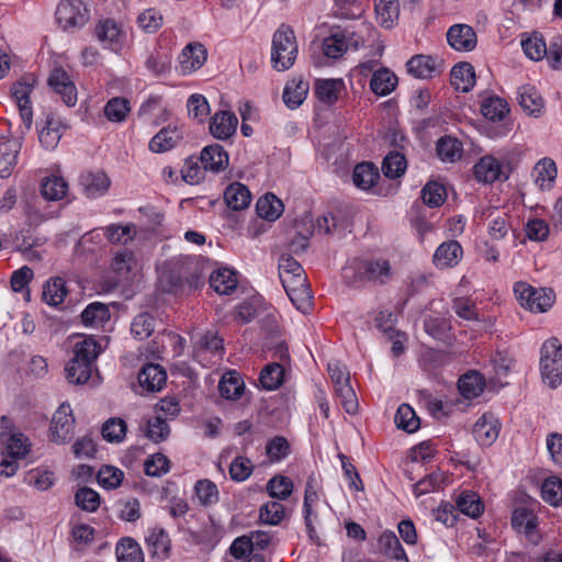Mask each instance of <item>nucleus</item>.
Listing matches in <instances>:
<instances>
[{
    "label": "nucleus",
    "instance_id": "obj_1",
    "mask_svg": "<svg viewBox=\"0 0 562 562\" xmlns=\"http://www.w3.org/2000/svg\"><path fill=\"white\" fill-rule=\"evenodd\" d=\"M103 347L92 336H82L74 344V356L67 363L66 378L70 383L85 384L95 370V360Z\"/></svg>",
    "mask_w": 562,
    "mask_h": 562
},
{
    "label": "nucleus",
    "instance_id": "obj_2",
    "mask_svg": "<svg viewBox=\"0 0 562 562\" xmlns=\"http://www.w3.org/2000/svg\"><path fill=\"white\" fill-rule=\"evenodd\" d=\"M344 272L348 283L356 288L367 283L384 285L393 278L389 259L382 257L356 260Z\"/></svg>",
    "mask_w": 562,
    "mask_h": 562
},
{
    "label": "nucleus",
    "instance_id": "obj_3",
    "mask_svg": "<svg viewBox=\"0 0 562 562\" xmlns=\"http://www.w3.org/2000/svg\"><path fill=\"white\" fill-rule=\"evenodd\" d=\"M0 440L3 445V450L0 456V474L10 477L14 475L19 469L18 460L29 454L31 442L29 438L20 431H2L0 434Z\"/></svg>",
    "mask_w": 562,
    "mask_h": 562
},
{
    "label": "nucleus",
    "instance_id": "obj_4",
    "mask_svg": "<svg viewBox=\"0 0 562 562\" xmlns=\"http://www.w3.org/2000/svg\"><path fill=\"white\" fill-rule=\"evenodd\" d=\"M540 373L542 381L551 389L562 382V345L558 338L546 340L540 349Z\"/></svg>",
    "mask_w": 562,
    "mask_h": 562
},
{
    "label": "nucleus",
    "instance_id": "obj_5",
    "mask_svg": "<svg viewBox=\"0 0 562 562\" xmlns=\"http://www.w3.org/2000/svg\"><path fill=\"white\" fill-rule=\"evenodd\" d=\"M297 56V44L294 32L289 27H280L273 35L271 63L278 71L293 66Z\"/></svg>",
    "mask_w": 562,
    "mask_h": 562
},
{
    "label": "nucleus",
    "instance_id": "obj_6",
    "mask_svg": "<svg viewBox=\"0 0 562 562\" xmlns=\"http://www.w3.org/2000/svg\"><path fill=\"white\" fill-rule=\"evenodd\" d=\"M36 83V78L31 75L22 76L11 87V97L14 100L20 117L25 126V131H30L33 124V109L31 94Z\"/></svg>",
    "mask_w": 562,
    "mask_h": 562
},
{
    "label": "nucleus",
    "instance_id": "obj_7",
    "mask_svg": "<svg viewBox=\"0 0 562 562\" xmlns=\"http://www.w3.org/2000/svg\"><path fill=\"white\" fill-rule=\"evenodd\" d=\"M55 15L64 30L80 29L88 22L89 10L82 0H61Z\"/></svg>",
    "mask_w": 562,
    "mask_h": 562
},
{
    "label": "nucleus",
    "instance_id": "obj_8",
    "mask_svg": "<svg viewBox=\"0 0 562 562\" xmlns=\"http://www.w3.org/2000/svg\"><path fill=\"white\" fill-rule=\"evenodd\" d=\"M75 417L72 416V409L69 404H61L54 413L49 435L52 441L56 443L67 442L74 432Z\"/></svg>",
    "mask_w": 562,
    "mask_h": 562
},
{
    "label": "nucleus",
    "instance_id": "obj_9",
    "mask_svg": "<svg viewBox=\"0 0 562 562\" xmlns=\"http://www.w3.org/2000/svg\"><path fill=\"white\" fill-rule=\"evenodd\" d=\"M94 36L104 46L116 49L125 38L122 26L113 19L99 20L94 26Z\"/></svg>",
    "mask_w": 562,
    "mask_h": 562
},
{
    "label": "nucleus",
    "instance_id": "obj_10",
    "mask_svg": "<svg viewBox=\"0 0 562 562\" xmlns=\"http://www.w3.org/2000/svg\"><path fill=\"white\" fill-rule=\"evenodd\" d=\"M501 424L493 413H484L473 426V436L482 447H490L498 438Z\"/></svg>",
    "mask_w": 562,
    "mask_h": 562
},
{
    "label": "nucleus",
    "instance_id": "obj_11",
    "mask_svg": "<svg viewBox=\"0 0 562 562\" xmlns=\"http://www.w3.org/2000/svg\"><path fill=\"white\" fill-rule=\"evenodd\" d=\"M49 87L61 95L63 101L68 106H74L77 102V90L69 75L60 67L50 71L48 77Z\"/></svg>",
    "mask_w": 562,
    "mask_h": 562
},
{
    "label": "nucleus",
    "instance_id": "obj_12",
    "mask_svg": "<svg viewBox=\"0 0 562 562\" xmlns=\"http://www.w3.org/2000/svg\"><path fill=\"white\" fill-rule=\"evenodd\" d=\"M183 138L182 132L173 125L162 127L149 140V150L155 154H162L177 147Z\"/></svg>",
    "mask_w": 562,
    "mask_h": 562
},
{
    "label": "nucleus",
    "instance_id": "obj_13",
    "mask_svg": "<svg viewBox=\"0 0 562 562\" xmlns=\"http://www.w3.org/2000/svg\"><path fill=\"white\" fill-rule=\"evenodd\" d=\"M463 256V249L457 240L443 241L438 246L434 256L432 263L438 269L456 267Z\"/></svg>",
    "mask_w": 562,
    "mask_h": 562
},
{
    "label": "nucleus",
    "instance_id": "obj_14",
    "mask_svg": "<svg viewBox=\"0 0 562 562\" xmlns=\"http://www.w3.org/2000/svg\"><path fill=\"white\" fill-rule=\"evenodd\" d=\"M449 45L459 52H470L476 46V34L470 25L454 24L447 32Z\"/></svg>",
    "mask_w": 562,
    "mask_h": 562
},
{
    "label": "nucleus",
    "instance_id": "obj_15",
    "mask_svg": "<svg viewBox=\"0 0 562 562\" xmlns=\"http://www.w3.org/2000/svg\"><path fill=\"white\" fill-rule=\"evenodd\" d=\"M139 386L146 392H158L167 381L165 369L157 363H147L137 375Z\"/></svg>",
    "mask_w": 562,
    "mask_h": 562
},
{
    "label": "nucleus",
    "instance_id": "obj_16",
    "mask_svg": "<svg viewBox=\"0 0 562 562\" xmlns=\"http://www.w3.org/2000/svg\"><path fill=\"white\" fill-rule=\"evenodd\" d=\"M79 184L87 198L94 199L106 193L110 187V179L102 171H87L81 173Z\"/></svg>",
    "mask_w": 562,
    "mask_h": 562
},
{
    "label": "nucleus",
    "instance_id": "obj_17",
    "mask_svg": "<svg viewBox=\"0 0 562 562\" xmlns=\"http://www.w3.org/2000/svg\"><path fill=\"white\" fill-rule=\"evenodd\" d=\"M207 58V52L201 43H190L179 57L180 67L183 74L192 72L201 68Z\"/></svg>",
    "mask_w": 562,
    "mask_h": 562
},
{
    "label": "nucleus",
    "instance_id": "obj_18",
    "mask_svg": "<svg viewBox=\"0 0 562 562\" xmlns=\"http://www.w3.org/2000/svg\"><path fill=\"white\" fill-rule=\"evenodd\" d=\"M237 124L238 119L233 112L220 111L211 119L210 132L218 139H227L236 132Z\"/></svg>",
    "mask_w": 562,
    "mask_h": 562
},
{
    "label": "nucleus",
    "instance_id": "obj_19",
    "mask_svg": "<svg viewBox=\"0 0 562 562\" xmlns=\"http://www.w3.org/2000/svg\"><path fill=\"white\" fill-rule=\"evenodd\" d=\"M228 154L218 144L204 147L201 151L200 161L204 170L220 172L228 166Z\"/></svg>",
    "mask_w": 562,
    "mask_h": 562
},
{
    "label": "nucleus",
    "instance_id": "obj_20",
    "mask_svg": "<svg viewBox=\"0 0 562 562\" xmlns=\"http://www.w3.org/2000/svg\"><path fill=\"white\" fill-rule=\"evenodd\" d=\"M475 179L482 183H493L503 175L502 164L493 156L482 157L473 167Z\"/></svg>",
    "mask_w": 562,
    "mask_h": 562
},
{
    "label": "nucleus",
    "instance_id": "obj_21",
    "mask_svg": "<svg viewBox=\"0 0 562 562\" xmlns=\"http://www.w3.org/2000/svg\"><path fill=\"white\" fill-rule=\"evenodd\" d=\"M379 552L387 559L396 562H408V558L396 535L391 530H385L378 539Z\"/></svg>",
    "mask_w": 562,
    "mask_h": 562
},
{
    "label": "nucleus",
    "instance_id": "obj_22",
    "mask_svg": "<svg viewBox=\"0 0 562 562\" xmlns=\"http://www.w3.org/2000/svg\"><path fill=\"white\" fill-rule=\"evenodd\" d=\"M347 31H335L323 41V52L329 58H338L349 48L355 46L357 48L358 41L351 42L352 38H347Z\"/></svg>",
    "mask_w": 562,
    "mask_h": 562
},
{
    "label": "nucleus",
    "instance_id": "obj_23",
    "mask_svg": "<svg viewBox=\"0 0 562 562\" xmlns=\"http://www.w3.org/2000/svg\"><path fill=\"white\" fill-rule=\"evenodd\" d=\"M517 101L521 109L529 115L539 116L544 108V101L537 89L526 85L518 89Z\"/></svg>",
    "mask_w": 562,
    "mask_h": 562
},
{
    "label": "nucleus",
    "instance_id": "obj_24",
    "mask_svg": "<svg viewBox=\"0 0 562 562\" xmlns=\"http://www.w3.org/2000/svg\"><path fill=\"white\" fill-rule=\"evenodd\" d=\"M407 71L415 78L428 79L432 78L436 74L440 72V64L428 55L413 56L406 63Z\"/></svg>",
    "mask_w": 562,
    "mask_h": 562
},
{
    "label": "nucleus",
    "instance_id": "obj_25",
    "mask_svg": "<svg viewBox=\"0 0 562 562\" xmlns=\"http://www.w3.org/2000/svg\"><path fill=\"white\" fill-rule=\"evenodd\" d=\"M21 149V142L18 139L7 140L0 144V177L8 178L16 165L18 155Z\"/></svg>",
    "mask_w": 562,
    "mask_h": 562
},
{
    "label": "nucleus",
    "instance_id": "obj_26",
    "mask_svg": "<svg viewBox=\"0 0 562 562\" xmlns=\"http://www.w3.org/2000/svg\"><path fill=\"white\" fill-rule=\"evenodd\" d=\"M224 200L229 209L239 211L249 206L251 194L245 184L234 182L225 189Z\"/></svg>",
    "mask_w": 562,
    "mask_h": 562
},
{
    "label": "nucleus",
    "instance_id": "obj_27",
    "mask_svg": "<svg viewBox=\"0 0 562 562\" xmlns=\"http://www.w3.org/2000/svg\"><path fill=\"white\" fill-rule=\"evenodd\" d=\"M451 85L459 91L469 92L475 83L474 68L469 63H459L451 69Z\"/></svg>",
    "mask_w": 562,
    "mask_h": 562
},
{
    "label": "nucleus",
    "instance_id": "obj_28",
    "mask_svg": "<svg viewBox=\"0 0 562 562\" xmlns=\"http://www.w3.org/2000/svg\"><path fill=\"white\" fill-rule=\"evenodd\" d=\"M256 211L261 218L273 222L281 216L284 205L273 193H267L258 199Z\"/></svg>",
    "mask_w": 562,
    "mask_h": 562
},
{
    "label": "nucleus",
    "instance_id": "obj_29",
    "mask_svg": "<svg viewBox=\"0 0 562 562\" xmlns=\"http://www.w3.org/2000/svg\"><path fill=\"white\" fill-rule=\"evenodd\" d=\"M67 294L68 290L63 278H50L43 285V301L50 306H58L61 304Z\"/></svg>",
    "mask_w": 562,
    "mask_h": 562
},
{
    "label": "nucleus",
    "instance_id": "obj_30",
    "mask_svg": "<svg viewBox=\"0 0 562 562\" xmlns=\"http://www.w3.org/2000/svg\"><path fill=\"white\" fill-rule=\"evenodd\" d=\"M68 192L67 181L60 177L52 175L42 180L41 194L47 201H60Z\"/></svg>",
    "mask_w": 562,
    "mask_h": 562
},
{
    "label": "nucleus",
    "instance_id": "obj_31",
    "mask_svg": "<svg viewBox=\"0 0 562 562\" xmlns=\"http://www.w3.org/2000/svg\"><path fill=\"white\" fill-rule=\"evenodd\" d=\"M344 89L342 79H318L315 83L317 98L326 104L335 103Z\"/></svg>",
    "mask_w": 562,
    "mask_h": 562
},
{
    "label": "nucleus",
    "instance_id": "obj_32",
    "mask_svg": "<svg viewBox=\"0 0 562 562\" xmlns=\"http://www.w3.org/2000/svg\"><path fill=\"white\" fill-rule=\"evenodd\" d=\"M375 14L378 23L389 30L392 29L400 15L397 0H374Z\"/></svg>",
    "mask_w": 562,
    "mask_h": 562
},
{
    "label": "nucleus",
    "instance_id": "obj_33",
    "mask_svg": "<svg viewBox=\"0 0 562 562\" xmlns=\"http://www.w3.org/2000/svg\"><path fill=\"white\" fill-rule=\"evenodd\" d=\"M396 86L397 77L387 68L374 71L370 80L372 92L380 97L390 94Z\"/></svg>",
    "mask_w": 562,
    "mask_h": 562
},
{
    "label": "nucleus",
    "instance_id": "obj_34",
    "mask_svg": "<svg viewBox=\"0 0 562 562\" xmlns=\"http://www.w3.org/2000/svg\"><path fill=\"white\" fill-rule=\"evenodd\" d=\"M380 178L378 168L372 162L358 164L352 173V180L361 190L371 189Z\"/></svg>",
    "mask_w": 562,
    "mask_h": 562
},
{
    "label": "nucleus",
    "instance_id": "obj_35",
    "mask_svg": "<svg viewBox=\"0 0 562 562\" xmlns=\"http://www.w3.org/2000/svg\"><path fill=\"white\" fill-rule=\"evenodd\" d=\"M210 285L218 294L227 295L237 286L236 274L228 268L217 269L210 277Z\"/></svg>",
    "mask_w": 562,
    "mask_h": 562
},
{
    "label": "nucleus",
    "instance_id": "obj_36",
    "mask_svg": "<svg viewBox=\"0 0 562 562\" xmlns=\"http://www.w3.org/2000/svg\"><path fill=\"white\" fill-rule=\"evenodd\" d=\"M308 92V82L300 79L286 83L283 91V101L290 109H296L303 103Z\"/></svg>",
    "mask_w": 562,
    "mask_h": 562
},
{
    "label": "nucleus",
    "instance_id": "obj_37",
    "mask_svg": "<svg viewBox=\"0 0 562 562\" xmlns=\"http://www.w3.org/2000/svg\"><path fill=\"white\" fill-rule=\"evenodd\" d=\"M436 150L442 161L454 162L461 158L463 147L457 138L443 136L438 139Z\"/></svg>",
    "mask_w": 562,
    "mask_h": 562
},
{
    "label": "nucleus",
    "instance_id": "obj_38",
    "mask_svg": "<svg viewBox=\"0 0 562 562\" xmlns=\"http://www.w3.org/2000/svg\"><path fill=\"white\" fill-rule=\"evenodd\" d=\"M61 127L63 124L58 120L47 116L46 125L38 133L40 143L44 148L52 150L58 145L63 135Z\"/></svg>",
    "mask_w": 562,
    "mask_h": 562
},
{
    "label": "nucleus",
    "instance_id": "obj_39",
    "mask_svg": "<svg viewBox=\"0 0 562 562\" xmlns=\"http://www.w3.org/2000/svg\"><path fill=\"white\" fill-rule=\"evenodd\" d=\"M136 266L134 254L128 249H123L114 256L111 268L116 274L119 282L128 280V276Z\"/></svg>",
    "mask_w": 562,
    "mask_h": 562
},
{
    "label": "nucleus",
    "instance_id": "obj_40",
    "mask_svg": "<svg viewBox=\"0 0 562 562\" xmlns=\"http://www.w3.org/2000/svg\"><path fill=\"white\" fill-rule=\"evenodd\" d=\"M104 237L112 244L126 245L135 236L134 224H111L101 228Z\"/></svg>",
    "mask_w": 562,
    "mask_h": 562
},
{
    "label": "nucleus",
    "instance_id": "obj_41",
    "mask_svg": "<svg viewBox=\"0 0 562 562\" xmlns=\"http://www.w3.org/2000/svg\"><path fill=\"white\" fill-rule=\"evenodd\" d=\"M127 425L120 417H111L104 422L101 428L102 438L110 443H121L126 436Z\"/></svg>",
    "mask_w": 562,
    "mask_h": 562
},
{
    "label": "nucleus",
    "instance_id": "obj_42",
    "mask_svg": "<svg viewBox=\"0 0 562 562\" xmlns=\"http://www.w3.org/2000/svg\"><path fill=\"white\" fill-rule=\"evenodd\" d=\"M481 112L490 121H502L509 112L507 102L499 97H490L483 100Z\"/></svg>",
    "mask_w": 562,
    "mask_h": 562
},
{
    "label": "nucleus",
    "instance_id": "obj_43",
    "mask_svg": "<svg viewBox=\"0 0 562 562\" xmlns=\"http://www.w3.org/2000/svg\"><path fill=\"white\" fill-rule=\"evenodd\" d=\"M535 182L542 190L550 189L557 178V166L550 158H544L535 167Z\"/></svg>",
    "mask_w": 562,
    "mask_h": 562
},
{
    "label": "nucleus",
    "instance_id": "obj_44",
    "mask_svg": "<svg viewBox=\"0 0 562 562\" xmlns=\"http://www.w3.org/2000/svg\"><path fill=\"white\" fill-rule=\"evenodd\" d=\"M103 112L110 122L121 123L131 112L130 101L122 97L112 98L104 105Z\"/></svg>",
    "mask_w": 562,
    "mask_h": 562
},
{
    "label": "nucleus",
    "instance_id": "obj_45",
    "mask_svg": "<svg viewBox=\"0 0 562 562\" xmlns=\"http://www.w3.org/2000/svg\"><path fill=\"white\" fill-rule=\"evenodd\" d=\"M109 319V307L100 302H93L89 304L81 313V321L87 326L102 325Z\"/></svg>",
    "mask_w": 562,
    "mask_h": 562
},
{
    "label": "nucleus",
    "instance_id": "obj_46",
    "mask_svg": "<svg viewBox=\"0 0 562 562\" xmlns=\"http://www.w3.org/2000/svg\"><path fill=\"white\" fill-rule=\"evenodd\" d=\"M147 544L151 548V554L158 558H166L170 549L168 533L161 528H154L146 537Z\"/></svg>",
    "mask_w": 562,
    "mask_h": 562
},
{
    "label": "nucleus",
    "instance_id": "obj_47",
    "mask_svg": "<svg viewBox=\"0 0 562 562\" xmlns=\"http://www.w3.org/2000/svg\"><path fill=\"white\" fill-rule=\"evenodd\" d=\"M218 391L226 400H237L244 393V383L236 373L228 372L220 381Z\"/></svg>",
    "mask_w": 562,
    "mask_h": 562
},
{
    "label": "nucleus",
    "instance_id": "obj_48",
    "mask_svg": "<svg viewBox=\"0 0 562 562\" xmlns=\"http://www.w3.org/2000/svg\"><path fill=\"white\" fill-rule=\"evenodd\" d=\"M115 551L119 562H144L140 547L132 538L121 540Z\"/></svg>",
    "mask_w": 562,
    "mask_h": 562
},
{
    "label": "nucleus",
    "instance_id": "obj_49",
    "mask_svg": "<svg viewBox=\"0 0 562 562\" xmlns=\"http://www.w3.org/2000/svg\"><path fill=\"white\" fill-rule=\"evenodd\" d=\"M283 375V367L280 363L272 362L261 370L259 381L263 389L272 391L282 384Z\"/></svg>",
    "mask_w": 562,
    "mask_h": 562
},
{
    "label": "nucleus",
    "instance_id": "obj_50",
    "mask_svg": "<svg viewBox=\"0 0 562 562\" xmlns=\"http://www.w3.org/2000/svg\"><path fill=\"white\" fill-rule=\"evenodd\" d=\"M458 509L472 518L479 517L483 512V504L480 497L472 492H462L457 498Z\"/></svg>",
    "mask_w": 562,
    "mask_h": 562
},
{
    "label": "nucleus",
    "instance_id": "obj_51",
    "mask_svg": "<svg viewBox=\"0 0 562 562\" xmlns=\"http://www.w3.org/2000/svg\"><path fill=\"white\" fill-rule=\"evenodd\" d=\"M407 164L404 155L391 151L382 162V171L386 178L396 179L404 175Z\"/></svg>",
    "mask_w": 562,
    "mask_h": 562
},
{
    "label": "nucleus",
    "instance_id": "obj_52",
    "mask_svg": "<svg viewBox=\"0 0 562 562\" xmlns=\"http://www.w3.org/2000/svg\"><path fill=\"white\" fill-rule=\"evenodd\" d=\"M459 391L465 398L477 397L484 387L482 376L479 373H467L459 379Z\"/></svg>",
    "mask_w": 562,
    "mask_h": 562
},
{
    "label": "nucleus",
    "instance_id": "obj_53",
    "mask_svg": "<svg viewBox=\"0 0 562 562\" xmlns=\"http://www.w3.org/2000/svg\"><path fill=\"white\" fill-rule=\"evenodd\" d=\"M394 422L400 429L407 432H414L419 428V418L408 404L400 405Z\"/></svg>",
    "mask_w": 562,
    "mask_h": 562
},
{
    "label": "nucleus",
    "instance_id": "obj_54",
    "mask_svg": "<svg viewBox=\"0 0 562 562\" xmlns=\"http://www.w3.org/2000/svg\"><path fill=\"white\" fill-rule=\"evenodd\" d=\"M154 329L155 318L149 313L138 314L131 324V333L138 340L148 338L153 334Z\"/></svg>",
    "mask_w": 562,
    "mask_h": 562
},
{
    "label": "nucleus",
    "instance_id": "obj_55",
    "mask_svg": "<svg viewBox=\"0 0 562 562\" xmlns=\"http://www.w3.org/2000/svg\"><path fill=\"white\" fill-rule=\"evenodd\" d=\"M542 498L552 506L562 505V480L558 476H550L542 483Z\"/></svg>",
    "mask_w": 562,
    "mask_h": 562
},
{
    "label": "nucleus",
    "instance_id": "obj_56",
    "mask_svg": "<svg viewBox=\"0 0 562 562\" xmlns=\"http://www.w3.org/2000/svg\"><path fill=\"white\" fill-rule=\"evenodd\" d=\"M194 492L203 506H210L218 502L220 493L217 486L210 480H199L195 483Z\"/></svg>",
    "mask_w": 562,
    "mask_h": 562
},
{
    "label": "nucleus",
    "instance_id": "obj_57",
    "mask_svg": "<svg viewBox=\"0 0 562 562\" xmlns=\"http://www.w3.org/2000/svg\"><path fill=\"white\" fill-rule=\"evenodd\" d=\"M137 24L146 33L157 32L164 24V18L159 10L149 8L137 16Z\"/></svg>",
    "mask_w": 562,
    "mask_h": 562
},
{
    "label": "nucleus",
    "instance_id": "obj_58",
    "mask_svg": "<svg viewBox=\"0 0 562 562\" xmlns=\"http://www.w3.org/2000/svg\"><path fill=\"white\" fill-rule=\"evenodd\" d=\"M267 491L272 498L283 501L292 494L293 483L289 477L278 475L268 481Z\"/></svg>",
    "mask_w": 562,
    "mask_h": 562
},
{
    "label": "nucleus",
    "instance_id": "obj_59",
    "mask_svg": "<svg viewBox=\"0 0 562 562\" xmlns=\"http://www.w3.org/2000/svg\"><path fill=\"white\" fill-rule=\"evenodd\" d=\"M446 196L447 192L445 187L436 181L428 182L422 190V199L424 203L430 207L441 205Z\"/></svg>",
    "mask_w": 562,
    "mask_h": 562
},
{
    "label": "nucleus",
    "instance_id": "obj_60",
    "mask_svg": "<svg viewBox=\"0 0 562 562\" xmlns=\"http://www.w3.org/2000/svg\"><path fill=\"white\" fill-rule=\"evenodd\" d=\"M524 53L531 60H541L547 55V45L542 36L533 34L521 41Z\"/></svg>",
    "mask_w": 562,
    "mask_h": 562
},
{
    "label": "nucleus",
    "instance_id": "obj_61",
    "mask_svg": "<svg viewBox=\"0 0 562 562\" xmlns=\"http://www.w3.org/2000/svg\"><path fill=\"white\" fill-rule=\"evenodd\" d=\"M24 214L30 224L38 225L40 223L53 217L52 214L45 213L42 209V201L37 196H32L23 203Z\"/></svg>",
    "mask_w": 562,
    "mask_h": 562
},
{
    "label": "nucleus",
    "instance_id": "obj_62",
    "mask_svg": "<svg viewBox=\"0 0 562 562\" xmlns=\"http://www.w3.org/2000/svg\"><path fill=\"white\" fill-rule=\"evenodd\" d=\"M443 483V473L436 471L420 479L414 484L413 492L416 497L440 488Z\"/></svg>",
    "mask_w": 562,
    "mask_h": 562
},
{
    "label": "nucleus",
    "instance_id": "obj_63",
    "mask_svg": "<svg viewBox=\"0 0 562 562\" xmlns=\"http://www.w3.org/2000/svg\"><path fill=\"white\" fill-rule=\"evenodd\" d=\"M123 477V471L112 465H103L98 473L99 484L109 490L119 487Z\"/></svg>",
    "mask_w": 562,
    "mask_h": 562
},
{
    "label": "nucleus",
    "instance_id": "obj_64",
    "mask_svg": "<svg viewBox=\"0 0 562 562\" xmlns=\"http://www.w3.org/2000/svg\"><path fill=\"white\" fill-rule=\"evenodd\" d=\"M260 520L268 525H279L284 518V506L276 501L262 505L259 514Z\"/></svg>",
    "mask_w": 562,
    "mask_h": 562
}]
</instances>
